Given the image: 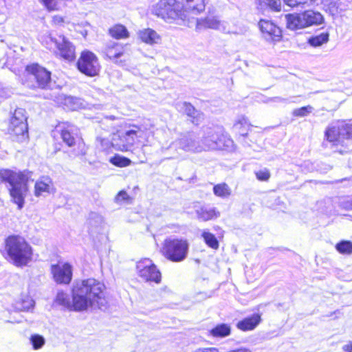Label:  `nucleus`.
Wrapping results in <instances>:
<instances>
[{
  "label": "nucleus",
  "mask_w": 352,
  "mask_h": 352,
  "mask_svg": "<svg viewBox=\"0 0 352 352\" xmlns=\"http://www.w3.org/2000/svg\"><path fill=\"white\" fill-rule=\"evenodd\" d=\"M158 138L160 139V140H159V141H160V143H161V142H164V140H163V139H161L160 137H158Z\"/></svg>",
  "instance_id": "52"
},
{
  "label": "nucleus",
  "mask_w": 352,
  "mask_h": 352,
  "mask_svg": "<svg viewBox=\"0 0 352 352\" xmlns=\"http://www.w3.org/2000/svg\"><path fill=\"white\" fill-rule=\"evenodd\" d=\"M188 248L189 244L185 239H168L164 242L162 252L167 259L178 263L186 258Z\"/></svg>",
  "instance_id": "7"
},
{
  "label": "nucleus",
  "mask_w": 352,
  "mask_h": 352,
  "mask_svg": "<svg viewBox=\"0 0 352 352\" xmlns=\"http://www.w3.org/2000/svg\"><path fill=\"white\" fill-rule=\"evenodd\" d=\"M98 140L100 141L101 145L104 146V148H107L109 145V142L107 140H105L102 138H98Z\"/></svg>",
  "instance_id": "50"
},
{
  "label": "nucleus",
  "mask_w": 352,
  "mask_h": 352,
  "mask_svg": "<svg viewBox=\"0 0 352 352\" xmlns=\"http://www.w3.org/2000/svg\"><path fill=\"white\" fill-rule=\"evenodd\" d=\"M321 3L324 10L332 16L339 13L340 0H321Z\"/></svg>",
  "instance_id": "28"
},
{
  "label": "nucleus",
  "mask_w": 352,
  "mask_h": 352,
  "mask_svg": "<svg viewBox=\"0 0 352 352\" xmlns=\"http://www.w3.org/2000/svg\"><path fill=\"white\" fill-rule=\"evenodd\" d=\"M138 275L144 281H152L154 280V263L149 258H144L137 263Z\"/></svg>",
  "instance_id": "19"
},
{
  "label": "nucleus",
  "mask_w": 352,
  "mask_h": 352,
  "mask_svg": "<svg viewBox=\"0 0 352 352\" xmlns=\"http://www.w3.org/2000/svg\"><path fill=\"white\" fill-rule=\"evenodd\" d=\"M78 69L89 76L97 75L100 70V65L96 55L89 52H82L77 63Z\"/></svg>",
  "instance_id": "10"
},
{
  "label": "nucleus",
  "mask_w": 352,
  "mask_h": 352,
  "mask_svg": "<svg viewBox=\"0 0 352 352\" xmlns=\"http://www.w3.org/2000/svg\"><path fill=\"white\" fill-rule=\"evenodd\" d=\"M195 22L197 30L209 28L219 30L223 33H229L230 32L228 23L224 21H221L217 16H208L204 19H197Z\"/></svg>",
  "instance_id": "15"
},
{
  "label": "nucleus",
  "mask_w": 352,
  "mask_h": 352,
  "mask_svg": "<svg viewBox=\"0 0 352 352\" xmlns=\"http://www.w3.org/2000/svg\"><path fill=\"white\" fill-rule=\"evenodd\" d=\"M314 108L310 106L302 107L301 108L296 109L293 111V115L297 117H305L312 112Z\"/></svg>",
  "instance_id": "39"
},
{
  "label": "nucleus",
  "mask_w": 352,
  "mask_h": 352,
  "mask_svg": "<svg viewBox=\"0 0 352 352\" xmlns=\"http://www.w3.org/2000/svg\"><path fill=\"white\" fill-rule=\"evenodd\" d=\"M286 19L287 28L292 30L319 25L324 21L323 16L320 12L311 10L297 14H288Z\"/></svg>",
  "instance_id": "6"
},
{
  "label": "nucleus",
  "mask_w": 352,
  "mask_h": 352,
  "mask_svg": "<svg viewBox=\"0 0 352 352\" xmlns=\"http://www.w3.org/2000/svg\"><path fill=\"white\" fill-rule=\"evenodd\" d=\"M342 349L346 352H352V345L351 343L345 344L342 346Z\"/></svg>",
  "instance_id": "49"
},
{
  "label": "nucleus",
  "mask_w": 352,
  "mask_h": 352,
  "mask_svg": "<svg viewBox=\"0 0 352 352\" xmlns=\"http://www.w3.org/2000/svg\"><path fill=\"white\" fill-rule=\"evenodd\" d=\"M31 342L34 349H38L43 346L45 340L41 336L34 335L31 337Z\"/></svg>",
  "instance_id": "42"
},
{
  "label": "nucleus",
  "mask_w": 352,
  "mask_h": 352,
  "mask_svg": "<svg viewBox=\"0 0 352 352\" xmlns=\"http://www.w3.org/2000/svg\"><path fill=\"white\" fill-rule=\"evenodd\" d=\"M105 289V285L94 278L78 280L72 287V301L63 292H58L56 300L60 305L76 311L89 307L103 309L107 305Z\"/></svg>",
  "instance_id": "1"
},
{
  "label": "nucleus",
  "mask_w": 352,
  "mask_h": 352,
  "mask_svg": "<svg viewBox=\"0 0 352 352\" xmlns=\"http://www.w3.org/2000/svg\"><path fill=\"white\" fill-rule=\"evenodd\" d=\"M341 206L346 210H352V199L342 201Z\"/></svg>",
  "instance_id": "45"
},
{
  "label": "nucleus",
  "mask_w": 352,
  "mask_h": 352,
  "mask_svg": "<svg viewBox=\"0 0 352 352\" xmlns=\"http://www.w3.org/2000/svg\"><path fill=\"white\" fill-rule=\"evenodd\" d=\"M261 321V315L259 314H253L239 320L236 326L237 329L243 331H252L259 324Z\"/></svg>",
  "instance_id": "22"
},
{
  "label": "nucleus",
  "mask_w": 352,
  "mask_h": 352,
  "mask_svg": "<svg viewBox=\"0 0 352 352\" xmlns=\"http://www.w3.org/2000/svg\"><path fill=\"white\" fill-rule=\"evenodd\" d=\"M34 306V301L29 296H26L21 299L20 302L16 303V308L19 311H28Z\"/></svg>",
  "instance_id": "35"
},
{
  "label": "nucleus",
  "mask_w": 352,
  "mask_h": 352,
  "mask_svg": "<svg viewBox=\"0 0 352 352\" xmlns=\"http://www.w3.org/2000/svg\"><path fill=\"white\" fill-rule=\"evenodd\" d=\"M258 6L261 10L269 8L274 11H280L281 0H258Z\"/></svg>",
  "instance_id": "30"
},
{
  "label": "nucleus",
  "mask_w": 352,
  "mask_h": 352,
  "mask_svg": "<svg viewBox=\"0 0 352 352\" xmlns=\"http://www.w3.org/2000/svg\"><path fill=\"white\" fill-rule=\"evenodd\" d=\"M258 27L263 37L268 42L280 41L282 37L281 30L271 21L261 19Z\"/></svg>",
  "instance_id": "16"
},
{
  "label": "nucleus",
  "mask_w": 352,
  "mask_h": 352,
  "mask_svg": "<svg viewBox=\"0 0 352 352\" xmlns=\"http://www.w3.org/2000/svg\"><path fill=\"white\" fill-rule=\"evenodd\" d=\"M27 119L26 111L22 108L16 109L11 118L9 130L19 142L25 141L28 138Z\"/></svg>",
  "instance_id": "9"
},
{
  "label": "nucleus",
  "mask_w": 352,
  "mask_h": 352,
  "mask_svg": "<svg viewBox=\"0 0 352 352\" xmlns=\"http://www.w3.org/2000/svg\"><path fill=\"white\" fill-rule=\"evenodd\" d=\"M175 108L178 111L186 114L191 122L196 125L199 124L204 118V114L189 102H177L175 104Z\"/></svg>",
  "instance_id": "18"
},
{
  "label": "nucleus",
  "mask_w": 352,
  "mask_h": 352,
  "mask_svg": "<svg viewBox=\"0 0 352 352\" xmlns=\"http://www.w3.org/2000/svg\"><path fill=\"white\" fill-rule=\"evenodd\" d=\"M285 3L292 8H306L311 6L316 0H283Z\"/></svg>",
  "instance_id": "32"
},
{
  "label": "nucleus",
  "mask_w": 352,
  "mask_h": 352,
  "mask_svg": "<svg viewBox=\"0 0 352 352\" xmlns=\"http://www.w3.org/2000/svg\"><path fill=\"white\" fill-rule=\"evenodd\" d=\"M30 175L29 173L16 172L9 169L0 170V179L10 184V195L13 201L17 204L19 209L23 207L24 199L27 195L28 188L27 182Z\"/></svg>",
  "instance_id": "2"
},
{
  "label": "nucleus",
  "mask_w": 352,
  "mask_h": 352,
  "mask_svg": "<svg viewBox=\"0 0 352 352\" xmlns=\"http://www.w3.org/2000/svg\"><path fill=\"white\" fill-rule=\"evenodd\" d=\"M202 150H227L234 147L233 140L219 127H206L203 129L201 139Z\"/></svg>",
  "instance_id": "4"
},
{
  "label": "nucleus",
  "mask_w": 352,
  "mask_h": 352,
  "mask_svg": "<svg viewBox=\"0 0 352 352\" xmlns=\"http://www.w3.org/2000/svg\"><path fill=\"white\" fill-rule=\"evenodd\" d=\"M271 100L276 102H286L287 99L281 98V97H274L271 98Z\"/></svg>",
  "instance_id": "47"
},
{
  "label": "nucleus",
  "mask_w": 352,
  "mask_h": 352,
  "mask_svg": "<svg viewBox=\"0 0 352 352\" xmlns=\"http://www.w3.org/2000/svg\"><path fill=\"white\" fill-rule=\"evenodd\" d=\"M115 201L117 204H122V203H131V198L128 195L126 192L124 190H121L118 192V194L115 197Z\"/></svg>",
  "instance_id": "41"
},
{
  "label": "nucleus",
  "mask_w": 352,
  "mask_h": 352,
  "mask_svg": "<svg viewBox=\"0 0 352 352\" xmlns=\"http://www.w3.org/2000/svg\"><path fill=\"white\" fill-rule=\"evenodd\" d=\"M197 218L203 221L211 220L219 216V212L214 208L201 207L196 210Z\"/></svg>",
  "instance_id": "23"
},
{
  "label": "nucleus",
  "mask_w": 352,
  "mask_h": 352,
  "mask_svg": "<svg viewBox=\"0 0 352 352\" xmlns=\"http://www.w3.org/2000/svg\"><path fill=\"white\" fill-rule=\"evenodd\" d=\"M78 100L77 98H74L72 97H68L65 99V104H71L70 109L72 110H75L78 108V104H77Z\"/></svg>",
  "instance_id": "44"
},
{
  "label": "nucleus",
  "mask_w": 352,
  "mask_h": 352,
  "mask_svg": "<svg viewBox=\"0 0 352 352\" xmlns=\"http://www.w3.org/2000/svg\"><path fill=\"white\" fill-rule=\"evenodd\" d=\"M159 36L157 35V34L155 33V39L157 38Z\"/></svg>",
  "instance_id": "53"
},
{
  "label": "nucleus",
  "mask_w": 352,
  "mask_h": 352,
  "mask_svg": "<svg viewBox=\"0 0 352 352\" xmlns=\"http://www.w3.org/2000/svg\"><path fill=\"white\" fill-rule=\"evenodd\" d=\"M190 14V11L184 10L182 4L176 0H160L155 6V15L169 23L185 21Z\"/></svg>",
  "instance_id": "5"
},
{
  "label": "nucleus",
  "mask_w": 352,
  "mask_h": 352,
  "mask_svg": "<svg viewBox=\"0 0 352 352\" xmlns=\"http://www.w3.org/2000/svg\"><path fill=\"white\" fill-rule=\"evenodd\" d=\"M201 237L204 239V242L208 247L214 250H217L219 248V241L216 236L211 232L204 230L201 233Z\"/></svg>",
  "instance_id": "31"
},
{
  "label": "nucleus",
  "mask_w": 352,
  "mask_h": 352,
  "mask_svg": "<svg viewBox=\"0 0 352 352\" xmlns=\"http://www.w3.org/2000/svg\"><path fill=\"white\" fill-rule=\"evenodd\" d=\"M214 194L220 197H227L231 193L230 187L225 183L217 184L213 187Z\"/></svg>",
  "instance_id": "33"
},
{
  "label": "nucleus",
  "mask_w": 352,
  "mask_h": 352,
  "mask_svg": "<svg viewBox=\"0 0 352 352\" xmlns=\"http://www.w3.org/2000/svg\"><path fill=\"white\" fill-rule=\"evenodd\" d=\"M325 136L329 142H332L335 145L342 144L345 140L342 123L338 122L329 126L325 131Z\"/></svg>",
  "instance_id": "20"
},
{
  "label": "nucleus",
  "mask_w": 352,
  "mask_h": 352,
  "mask_svg": "<svg viewBox=\"0 0 352 352\" xmlns=\"http://www.w3.org/2000/svg\"><path fill=\"white\" fill-rule=\"evenodd\" d=\"M110 162L119 167H125L129 165L131 161L126 157L116 155L111 158Z\"/></svg>",
  "instance_id": "38"
},
{
  "label": "nucleus",
  "mask_w": 352,
  "mask_h": 352,
  "mask_svg": "<svg viewBox=\"0 0 352 352\" xmlns=\"http://www.w3.org/2000/svg\"><path fill=\"white\" fill-rule=\"evenodd\" d=\"M175 157V155H172V156H170V157H168V158H173V157Z\"/></svg>",
  "instance_id": "54"
},
{
  "label": "nucleus",
  "mask_w": 352,
  "mask_h": 352,
  "mask_svg": "<svg viewBox=\"0 0 352 352\" xmlns=\"http://www.w3.org/2000/svg\"><path fill=\"white\" fill-rule=\"evenodd\" d=\"M49 38L51 42L55 44L58 55L68 61H72L75 59V47L63 35H58L57 36L50 35Z\"/></svg>",
  "instance_id": "11"
},
{
  "label": "nucleus",
  "mask_w": 352,
  "mask_h": 352,
  "mask_svg": "<svg viewBox=\"0 0 352 352\" xmlns=\"http://www.w3.org/2000/svg\"><path fill=\"white\" fill-rule=\"evenodd\" d=\"M140 38L146 43H153V31L151 29H144L139 32Z\"/></svg>",
  "instance_id": "37"
},
{
  "label": "nucleus",
  "mask_w": 352,
  "mask_h": 352,
  "mask_svg": "<svg viewBox=\"0 0 352 352\" xmlns=\"http://www.w3.org/2000/svg\"><path fill=\"white\" fill-rule=\"evenodd\" d=\"M188 4V10L192 14L197 15L204 10L205 0H186Z\"/></svg>",
  "instance_id": "27"
},
{
  "label": "nucleus",
  "mask_w": 352,
  "mask_h": 352,
  "mask_svg": "<svg viewBox=\"0 0 352 352\" xmlns=\"http://www.w3.org/2000/svg\"><path fill=\"white\" fill-rule=\"evenodd\" d=\"M54 191V185L52 179L49 177H41L34 184V195L38 197H45Z\"/></svg>",
  "instance_id": "21"
},
{
  "label": "nucleus",
  "mask_w": 352,
  "mask_h": 352,
  "mask_svg": "<svg viewBox=\"0 0 352 352\" xmlns=\"http://www.w3.org/2000/svg\"><path fill=\"white\" fill-rule=\"evenodd\" d=\"M193 352H219L218 349L214 347L198 349Z\"/></svg>",
  "instance_id": "46"
},
{
  "label": "nucleus",
  "mask_w": 352,
  "mask_h": 352,
  "mask_svg": "<svg viewBox=\"0 0 352 352\" xmlns=\"http://www.w3.org/2000/svg\"><path fill=\"white\" fill-rule=\"evenodd\" d=\"M5 245L8 259L15 266H25L32 261V248L23 237L10 236L6 239Z\"/></svg>",
  "instance_id": "3"
},
{
  "label": "nucleus",
  "mask_w": 352,
  "mask_h": 352,
  "mask_svg": "<svg viewBox=\"0 0 352 352\" xmlns=\"http://www.w3.org/2000/svg\"><path fill=\"white\" fill-rule=\"evenodd\" d=\"M73 131L72 127L63 129L61 131V138L68 146L71 147L76 144L77 145V149H74L75 156L85 155L87 153L85 144L80 139L76 140L73 134Z\"/></svg>",
  "instance_id": "17"
},
{
  "label": "nucleus",
  "mask_w": 352,
  "mask_h": 352,
  "mask_svg": "<svg viewBox=\"0 0 352 352\" xmlns=\"http://www.w3.org/2000/svg\"><path fill=\"white\" fill-rule=\"evenodd\" d=\"M336 250L342 254H352V242L343 240L336 245Z\"/></svg>",
  "instance_id": "34"
},
{
  "label": "nucleus",
  "mask_w": 352,
  "mask_h": 352,
  "mask_svg": "<svg viewBox=\"0 0 352 352\" xmlns=\"http://www.w3.org/2000/svg\"><path fill=\"white\" fill-rule=\"evenodd\" d=\"M231 333V328L229 324L222 323L217 324L210 331L212 336L215 338H225Z\"/></svg>",
  "instance_id": "24"
},
{
  "label": "nucleus",
  "mask_w": 352,
  "mask_h": 352,
  "mask_svg": "<svg viewBox=\"0 0 352 352\" xmlns=\"http://www.w3.org/2000/svg\"><path fill=\"white\" fill-rule=\"evenodd\" d=\"M255 175L258 180L261 182H267L270 178L271 174L270 170L265 168L255 171Z\"/></svg>",
  "instance_id": "40"
},
{
  "label": "nucleus",
  "mask_w": 352,
  "mask_h": 352,
  "mask_svg": "<svg viewBox=\"0 0 352 352\" xmlns=\"http://www.w3.org/2000/svg\"><path fill=\"white\" fill-rule=\"evenodd\" d=\"M249 122L246 118L242 116L238 119V120L234 124V129L238 130L240 134L243 136L248 135L247 130H244L243 128L249 127Z\"/></svg>",
  "instance_id": "36"
},
{
  "label": "nucleus",
  "mask_w": 352,
  "mask_h": 352,
  "mask_svg": "<svg viewBox=\"0 0 352 352\" xmlns=\"http://www.w3.org/2000/svg\"><path fill=\"white\" fill-rule=\"evenodd\" d=\"M160 133H164V135L168 137L170 134V130H167V131H160Z\"/></svg>",
  "instance_id": "51"
},
{
  "label": "nucleus",
  "mask_w": 352,
  "mask_h": 352,
  "mask_svg": "<svg viewBox=\"0 0 352 352\" xmlns=\"http://www.w3.org/2000/svg\"><path fill=\"white\" fill-rule=\"evenodd\" d=\"M166 149L169 150L173 154L178 150L186 152L200 153L202 152L201 140H198L197 136L193 132H187L181 134L180 137L172 142Z\"/></svg>",
  "instance_id": "8"
},
{
  "label": "nucleus",
  "mask_w": 352,
  "mask_h": 352,
  "mask_svg": "<svg viewBox=\"0 0 352 352\" xmlns=\"http://www.w3.org/2000/svg\"><path fill=\"white\" fill-rule=\"evenodd\" d=\"M109 34L116 38H126L129 36V33L125 26L121 24H117L111 28L109 30Z\"/></svg>",
  "instance_id": "25"
},
{
  "label": "nucleus",
  "mask_w": 352,
  "mask_h": 352,
  "mask_svg": "<svg viewBox=\"0 0 352 352\" xmlns=\"http://www.w3.org/2000/svg\"><path fill=\"white\" fill-rule=\"evenodd\" d=\"M30 80H35L37 87L45 88L50 82V73L37 64L29 65L26 68Z\"/></svg>",
  "instance_id": "14"
},
{
  "label": "nucleus",
  "mask_w": 352,
  "mask_h": 352,
  "mask_svg": "<svg viewBox=\"0 0 352 352\" xmlns=\"http://www.w3.org/2000/svg\"><path fill=\"white\" fill-rule=\"evenodd\" d=\"M54 281L58 284H69L72 278V267L68 263L58 262L51 266Z\"/></svg>",
  "instance_id": "13"
},
{
  "label": "nucleus",
  "mask_w": 352,
  "mask_h": 352,
  "mask_svg": "<svg viewBox=\"0 0 352 352\" xmlns=\"http://www.w3.org/2000/svg\"><path fill=\"white\" fill-rule=\"evenodd\" d=\"M342 123L344 139L352 138V124L345 123L344 122H342Z\"/></svg>",
  "instance_id": "43"
},
{
  "label": "nucleus",
  "mask_w": 352,
  "mask_h": 352,
  "mask_svg": "<svg viewBox=\"0 0 352 352\" xmlns=\"http://www.w3.org/2000/svg\"><path fill=\"white\" fill-rule=\"evenodd\" d=\"M161 281V273L159 270L155 269V283H159Z\"/></svg>",
  "instance_id": "48"
},
{
  "label": "nucleus",
  "mask_w": 352,
  "mask_h": 352,
  "mask_svg": "<svg viewBox=\"0 0 352 352\" xmlns=\"http://www.w3.org/2000/svg\"><path fill=\"white\" fill-rule=\"evenodd\" d=\"M138 131L139 128L138 126H133V129L125 133L113 134L111 139V146L116 150L127 151L133 144Z\"/></svg>",
  "instance_id": "12"
},
{
  "label": "nucleus",
  "mask_w": 352,
  "mask_h": 352,
  "mask_svg": "<svg viewBox=\"0 0 352 352\" xmlns=\"http://www.w3.org/2000/svg\"><path fill=\"white\" fill-rule=\"evenodd\" d=\"M123 53V46L117 43H113L109 45L106 48V54L111 59L117 58L121 56Z\"/></svg>",
  "instance_id": "26"
},
{
  "label": "nucleus",
  "mask_w": 352,
  "mask_h": 352,
  "mask_svg": "<svg viewBox=\"0 0 352 352\" xmlns=\"http://www.w3.org/2000/svg\"><path fill=\"white\" fill-rule=\"evenodd\" d=\"M329 34L328 32H322L318 35L312 36L308 39V43L312 47H320L329 41Z\"/></svg>",
  "instance_id": "29"
}]
</instances>
